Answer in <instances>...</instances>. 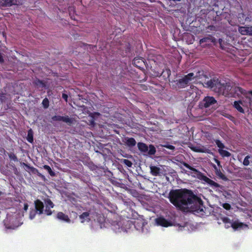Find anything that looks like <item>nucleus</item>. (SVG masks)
<instances>
[{
	"label": "nucleus",
	"instance_id": "393cba45",
	"mask_svg": "<svg viewBox=\"0 0 252 252\" xmlns=\"http://www.w3.org/2000/svg\"><path fill=\"white\" fill-rule=\"evenodd\" d=\"M34 84L35 86H39V87H42V88H45L46 86L44 81L39 79L35 80L34 82Z\"/></svg>",
	"mask_w": 252,
	"mask_h": 252
},
{
	"label": "nucleus",
	"instance_id": "de8ad7c7",
	"mask_svg": "<svg viewBox=\"0 0 252 252\" xmlns=\"http://www.w3.org/2000/svg\"><path fill=\"white\" fill-rule=\"evenodd\" d=\"M215 162L217 164L218 166L219 167H221V166L220 165V162L217 159H215Z\"/></svg>",
	"mask_w": 252,
	"mask_h": 252
},
{
	"label": "nucleus",
	"instance_id": "a18cd8bd",
	"mask_svg": "<svg viewBox=\"0 0 252 252\" xmlns=\"http://www.w3.org/2000/svg\"><path fill=\"white\" fill-rule=\"evenodd\" d=\"M228 15H229V14H227V13H222L220 14V17H223L224 18H226Z\"/></svg>",
	"mask_w": 252,
	"mask_h": 252
},
{
	"label": "nucleus",
	"instance_id": "20e7f679",
	"mask_svg": "<svg viewBox=\"0 0 252 252\" xmlns=\"http://www.w3.org/2000/svg\"><path fill=\"white\" fill-rule=\"evenodd\" d=\"M182 164L187 168L195 172L197 174V176L198 179L204 181L206 183H207L211 186L214 187L215 188L221 187V186L219 184L215 182L213 180L208 178L207 176H206L204 174H203V173L196 169V168L191 167L188 163L183 161L182 162Z\"/></svg>",
	"mask_w": 252,
	"mask_h": 252
},
{
	"label": "nucleus",
	"instance_id": "2eb2a0df",
	"mask_svg": "<svg viewBox=\"0 0 252 252\" xmlns=\"http://www.w3.org/2000/svg\"><path fill=\"white\" fill-rule=\"evenodd\" d=\"M23 165L28 169H29L30 170V172H32V173L34 174H37V176L40 177L44 181H45L46 180L45 176L42 173H40L38 169H36L33 167L31 166L30 165L26 164L25 163H23Z\"/></svg>",
	"mask_w": 252,
	"mask_h": 252
},
{
	"label": "nucleus",
	"instance_id": "6ab92c4d",
	"mask_svg": "<svg viewBox=\"0 0 252 252\" xmlns=\"http://www.w3.org/2000/svg\"><path fill=\"white\" fill-rule=\"evenodd\" d=\"M150 170L151 174L153 175V176H157L160 175V172L161 169L160 168L156 166L151 165L150 166Z\"/></svg>",
	"mask_w": 252,
	"mask_h": 252
},
{
	"label": "nucleus",
	"instance_id": "58836bf2",
	"mask_svg": "<svg viewBox=\"0 0 252 252\" xmlns=\"http://www.w3.org/2000/svg\"><path fill=\"white\" fill-rule=\"evenodd\" d=\"M9 158H10L11 159L15 161H18V158L14 153L10 154L9 155Z\"/></svg>",
	"mask_w": 252,
	"mask_h": 252
},
{
	"label": "nucleus",
	"instance_id": "79ce46f5",
	"mask_svg": "<svg viewBox=\"0 0 252 252\" xmlns=\"http://www.w3.org/2000/svg\"><path fill=\"white\" fill-rule=\"evenodd\" d=\"M62 98L65 100V101L67 102L68 96L65 93H63L62 95Z\"/></svg>",
	"mask_w": 252,
	"mask_h": 252
},
{
	"label": "nucleus",
	"instance_id": "c9c22d12",
	"mask_svg": "<svg viewBox=\"0 0 252 252\" xmlns=\"http://www.w3.org/2000/svg\"><path fill=\"white\" fill-rule=\"evenodd\" d=\"M36 214H38V212L35 211L34 209H32L30 210V214H29V218L31 220L33 219Z\"/></svg>",
	"mask_w": 252,
	"mask_h": 252
},
{
	"label": "nucleus",
	"instance_id": "6e6552de",
	"mask_svg": "<svg viewBox=\"0 0 252 252\" xmlns=\"http://www.w3.org/2000/svg\"><path fill=\"white\" fill-rule=\"evenodd\" d=\"M53 121H63L71 126L74 122L73 118L69 117L68 115L62 116L60 115H54L51 118Z\"/></svg>",
	"mask_w": 252,
	"mask_h": 252
},
{
	"label": "nucleus",
	"instance_id": "bb28decb",
	"mask_svg": "<svg viewBox=\"0 0 252 252\" xmlns=\"http://www.w3.org/2000/svg\"><path fill=\"white\" fill-rule=\"evenodd\" d=\"M27 140L30 143H32L33 141V134L32 129H30L28 131Z\"/></svg>",
	"mask_w": 252,
	"mask_h": 252
},
{
	"label": "nucleus",
	"instance_id": "a19ab883",
	"mask_svg": "<svg viewBox=\"0 0 252 252\" xmlns=\"http://www.w3.org/2000/svg\"><path fill=\"white\" fill-rule=\"evenodd\" d=\"M97 166L95 165L93 163H92L89 164V168L92 170L93 171L94 170H95L97 169Z\"/></svg>",
	"mask_w": 252,
	"mask_h": 252
},
{
	"label": "nucleus",
	"instance_id": "a211bd4d",
	"mask_svg": "<svg viewBox=\"0 0 252 252\" xmlns=\"http://www.w3.org/2000/svg\"><path fill=\"white\" fill-rule=\"evenodd\" d=\"M79 218L81 222L82 223H84L85 221L89 222L90 221V213L89 212H83L82 214L79 215Z\"/></svg>",
	"mask_w": 252,
	"mask_h": 252
},
{
	"label": "nucleus",
	"instance_id": "c85d7f7f",
	"mask_svg": "<svg viewBox=\"0 0 252 252\" xmlns=\"http://www.w3.org/2000/svg\"><path fill=\"white\" fill-rule=\"evenodd\" d=\"M147 152L149 155H155L156 152V149L153 145L151 144L150 146H149V150H148Z\"/></svg>",
	"mask_w": 252,
	"mask_h": 252
},
{
	"label": "nucleus",
	"instance_id": "1a4fd4ad",
	"mask_svg": "<svg viewBox=\"0 0 252 252\" xmlns=\"http://www.w3.org/2000/svg\"><path fill=\"white\" fill-rule=\"evenodd\" d=\"M190 149L194 152L203 153H210V150L207 148L206 146L202 145H197L196 146H192Z\"/></svg>",
	"mask_w": 252,
	"mask_h": 252
},
{
	"label": "nucleus",
	"instance_id": "f8f14e48",
	"mask_svg": "<svg viewBox=\"0 0 252 252\" xmlns=\"http://www.w3.org/2000/svg\"><path fill=\"white\" fill-rule=\"evenodd\" d=\"M216 42L217 41L216 38L210 34L208 35L207 36L202 38L199 40L200 44H202L204 43H206V44L205 45L209 44L210 43H213L215 44Z\"/></svg>",
	"mask_w": 252,
	"mask_h": 252
},
{
	"label": "nucleus",
	"instance_id": "5fc2aeb1",
	"mask_svg": "<svg viewBox=\"0 0 252 252\" xmlns=\"http://www.w3.org/2000/svg\"><path fill=\"white\" fill-rule=\"evenodd\" d=\"M214 168L215 170V172L217 171V170H219V169L218 167H217V166L215 165H214Z\"/></svg>",
	"mask_w": 252,
	"mask_h": 252
},
{
	"label": "nucleus",
	"instance_id": "c03bdc74",
	"mask_svg": "<svg viewBox=\"0 0 252 252\" xmlns=\"http://www.w3.org/2000/svg\"><path fill=\"white\" fill-rule=\"evenodd\" d=\"M140 88L143 90H147L148 89V88L147 86L145 85H141L140 86Z\"/></svg>",
	"mask_w": 252,
	"mask_h": 252
},
{
	"label": "nucleus",
	"instance_id": "7ed1b4c3",
	"mask_svg": "<svg viewBox=\"0 0 252 252\" xmlns=\"http://www.w3.org/2000/svg\"><path fill=\"white\" fill-rule=\"evenodd\" d=\"M133 225L136 229H140V228L143 227V222L140 221L134 220H122V221L114 222L112 224V229L116 233L127 232L128 229H129Z\"/></svg>",
	"mask_w": 252,
	"mask_h": 252
},
{
	"label": "nucleus",
	"instance_id": "4468645a",
	"mask_svg": "<svg viewBox=\"0 0 252 252\" xmlns=\"http://www.w3.org/2000/svg\"><path fill=\"white\" fill-rule=\"evenodd\" d=\"M3 5L10 6L11 5H21L23 0H1Z\"/></svg>",
	"mask_w": 252,
	"mask_h": 252
},
{
	"label": "nucleus",
	"instance_id": "f704fd0d",
	"mask_svg": "<svg viewBox=\"0 0 252 252\" xmlns=\"http://www.w3.org/2000/svg\"><path fill=\"white\" fill-rule=\"evenodd\" d=\"M215 143L217 146L219 148V149H223L225 148V146L223 143L220 141L219 140H215Z\"/></svg>",
	"mask_w": 252,
	"mask_h": 252
},
{
	"label": "nucleus",
	"instance_id": "4be33fe9",
	"mask_svg": "<svg viewBox=\"0 0 252 252\" xmlns=\"http://www.w3.org/2000/svg\"><path fill=\"white\" fill-rule=\"evenodd\" d=\"M137 147L138 150L141 152L146 153L148 151V147L144 143H141V142L138 143Z\"/></svg>",
	"mask_w": 252,
	"mask_h": 252
},
{
	"label": "nucleus",
	"instance_id": "2f4dec72",
	"mask_svg": "<svg viewBox=\"0 0 252 252\" xmlns=\"http://www.w3.org/2000/svg\"><path fill=\"white\" fill-rule=\"evenodd\" d=\"M248 27H240L239 28V32L243 35L248 34Z\"/></svg>",
	"mask_w": 252,
	"mask_h": 252
},
{
	"label": "nucleus",
	"instance_id": "a878e982",
	"mask_svg": "<svg viewBox=\"0 0 252 252\" xmlns=\"http://www.w3.org/2000/svg\"><path fill=\"white\" fill-rule=\"evenodd\" d=\"M218 152L222 157H229L231 155L229 152L223 149H219Z\"/></svg>",
	"mask_w": 252,
	"mask_h": 252
},
{
	"label": "nucleus",
	"instance_id": "8fccbe9b",
	"mask_svg": "<svg viewBox=\"0 0 252 252\" xmlns=\"http://www.w3.org/2000/svg\"><path fill=\"white\" fill-rule=\"evenodd\" d=\"M29 205L27 203H25L24 206V210L27 211L28 209Z\"/></svg>",
	"mask_w": 252,
	"mask_h": 252
},
{
	"label": "nucleus",
	"instance_id": "f3484780",
	"mask_svg": "<svg viewBox=\"0 0 252 252\" xmlns=\"http://www.w3.org/2000/svg\"><path fill=\"white\" fill-rule=\"evenodd\" d=\"M57 219H58L59 220L65 221L66 222L69 223L71 221L68 215L63 213L62 212H59L57 213Z\"/></svg>",
	"mask_w": 252,
	"mask_h": 252
},
{
	"label": "nucleus",
	"instance_id": "423d86ee",
	"mask_svg": "<svg viewBox=\"0 0 252 252\" xmlns=\"http://www.w3.org/2000/svg\"><path fill=\"white\" fill-rule=\"evenodd\" d=\"M194 78L193 73H189L184 76L182 78L174 81L173 87L175 89L185 88Z\"/></svg>",
	"mask_w": 252,
	"mask_h": 252
},
{
	"label": "nucleus",
	"instance_id": "e433bc0d",
	"mask_svg": "<svg viewBox=\"0 0 252 252\" xmlns=\"http://www.w3.org/2000/svg\"><path fill=\"white\" fill-rule=\"evenodd\" d=\"M122 163L125 164L126 165L128 166V167H131L132 165V163L131 161L127 159H124Z\"/></svg>",
	"mask_w": 252,
	"mask_h": 252
},
{
	"label": "nucleus",
	"instance_id": "37998d69",
	"mask_svg": "<svg viewBox=\"0 0 252 252\" xmlns=\"http://www.w3.org/2000/svg\"><path fill=\"white\" fill-rule=\"evenodd\" d=\"M248 35H252V27H248Z\"/></svg>",
	"mask_w": 252,
	"mask_h": 252
},
{
	"label": "nucleus",
	"instance_id": "dca6fc26",
	"mask_svg": "<svg viewBox=\"0 0 252 252\" xmlns=\"http://www.w3.org/2000/svg\"><path fill=\"white\" fill-rule=\"evenodd\" d=\"M156 222L159 226H162V227H168V226L171 225L170 221L161 217L158 218L156 220Z\"/></svg>",
	"mask_w": 252,
	"mask_h": 252
},
{
	"label": "nucleus",
	"instance_id": "3c124183",
	"mask_svg": "<svg viewBox=\"0 0 252 252\" xmlns=\"http://www.w3.org/2000/svg\"><path fill=\"white\" fill-rule=\"evenodd\" d=\"M222 42V39L221 38H219V42L220 45V46H221V42Z\"/></svg>",
	"mask_w": 252,
	"mask_h": 252
},
{
	"label": "nucleus",
	"instance_id": "412c9836",
	"mask_svg": "<svg viewBox=\"0 0 252 252\" xmlns=\"http://www.w3.org/2000/svg\"><path fill=\"white\" fill-rule=\"evenodd\" d=\"M241 104H242V102L241 100L235 101L233 102V107L240 113L244 114L245 111L241 106Z\"/></svg>",
	"mask_w": 252,
	"mask_h": 252
},
{
	"label": "nucleus",
	"instance_id": "f257e3e1",
	"mask_svg": "<svg viewBox=\"0 0 252 252\" xmlns=\"http://www.w3.org/2000/svg\"><path fill=\"white\" fill-rule=\"evenodd\" d=\"M168 198L172 204L181 210L192 212L200 217L205 216V207L203 206L202 200L190 190L172 189Z\"/></svg>",
	"mask_w": 252,
	"mask_h": 252
},
{
	"label": "nucleus",
	"instance_id": "0eeeda50",
	"mask_svg": "<svg viewBox=\"0 0 252 252\" xmlns=\"http://www.w3.org/2000/svg\"><path fill=\"white\" fill-rule=\"evenodd\" d=\"M217 102V100L213 96H207L199 102V106L201 109L207 108Z\"/></svg>",
	"mask_w": 252,
	"mask_h": 252
},
{
	"label": "nucleus",
	"instance_id": "9d476101",
	"mask_svg": "<svg viewBox=\"0 0 252 252\" xmlns=\"http://www.w3.org/2000/svg\"><path fill=\"white\" fill-rule=\"evenodd\" d=\"M34 210L37 212V214L41 215L44 212V205L43 202L40 199H36L34 201Z\"/></svg>",
	"mask_w": 252,
	"mask_h": 252
},
{
	"label": "nucleus",
	"instance_id": "603ef678",
	"mask_svg": "<svg viewBox=\"0 0 252 252\" xmlns=\"http://www.w3.org/2000/svg\"><path fill=\"white\" fill-rule=\"evenodd\" d=\"M89 47H90V49L91 48H96V46H93V45H89Z\"/></svg>",
	"mask_w": 252,
	"mask_h": 252
},
{
	"label": "nucleus",
	"instance_id": "6e6d98bb",
	"mask_svg": "<svg viewBox=\"0 0 252 252\" xmlns=\"http://www.w3.org/2000/svg\"><path fill=\"white\" fill-rule=\"evenodd\" d=\"M181 0H169V1H181Z\"/></svg>",
	"mask_w": 252,
	"mask_h": 252
},
{
	"label": "nucleus",
	"instance_id": "4c0bfd02",
	"mask_svg": "<svg viewBox=\"0 0 252 252\" xmlns=\"http://www.w3.org/2000/svg\"><path fill=\"white\" fill-rule=\"evenodd\" d=\"M251 158V156H247L244 159V161H243V164L245 165V166H248L250 164V161H249V159Z\"/></svg>",
	"mask_w": 252,
	"mask_h": 252
},
{
	"label": "nucleus",
	"instance_id": "49530a36",
	"mask_svg": "<svg viewBox=\"0 0 252 252\" xmlns=\"http://www.w3.org/2000/svg\"><path fill=\"white\" fill-rule=\"evenodd\" d=\"M4 62V59L2 55L0 53V63H2Z\"/></svg>",
	"mask_w": 252,
	"mask_h": 252
},
{
	"label": "nucleus",
	"instance_id": "b1692460",
	"mask_svg": "<svg viewBox=\"0 0 252 252\" xmlns=\"http://www.w3.org/2000/svg\"><path fill=\"white\" fill-rule=\"evenodd\" d=\"M126 143L128 147H130L134 146L136 144V142L133 138H127Z\"/></svg>",
	"mask_w": 252,
	"mask_h": 252
},
{
	"label": "nucleus",
	"instance_id": "13d9d810",
	"mask_svg": "<svg viewBox=\"0 0 252 252\" xmlns=\"http://www.w3.org/2000/svg\"><path fill=\"white\" fill-rule=\"evenodd\" d=\"M150 90H152V91H153V90H152V88H151V87H150Z\"/></svg>",
	"mask_w": 252,
	"mask_h": 252
},
{
	"label": "nucleus",
	"instance_id": "7c9ffc66",
	"mask_svg": "<svg viewBox=\"0 0 252 252\" xmlns=\"http://www.w3.org/2000/svg\"><path fill=\"white\" fill-rule=\"evenodd\" d=\"M216 174L219 176L220 179L226 181L227 180L226 177L221 172V171L220 169H217V171L215 172Z\"/></svg>",
	"mask_w": 252,
	"mask_h": 252
},
{
	"label": "nucleus",
	"instance_id": "f03ea898",
	"mask_svg": "<svg viewBox=\"0 0 252 252\" xmlns=\"http://www.w3.org/2000/svg\"><path fill=\"white\" fill-rule=\"evenodd\" d=\"M207 87L212 89L214 91L219 94H221L226 97H228L231 89L229 83H221L216 78H213L205 82Z\"/></svg>",
	"mask_w": 252,
	"mask_h": 252
},
{
	"label": "nucleus",
	"instance_id": "cd10ccee",
	"mask_svg": "<svg viewBox=\"0 0 252 252\" xmlns=\"http://www.w3.org/2000/svg\"><path fill=\"white\" fill-rule=\"evenodd\" d=\"M7 94L2 92H0V101L1 103H5L6 102L7 99L8 98L7 97Z\"/></svg>",
	"mask_w": 252,
	"mask_h": 252
},
{
	"label": "nucleus",
	"instance_id": "864d4df0",
	"mask_svg": "<svg viewBox=\"0 0 252 252\" xmlns=\"http://www.w3.org/2000/svg\"><path fill=\"white\" fill-rule=\"evenodd\" d=\"M168 148L170 149H173L174 148V146L172 145H169Z\"/></svg>",
	"mask_w": 252,
	"mask_h": 252
},
{
	"label": "nucleus",
	"instance_id": "9b49d317",
	"mask_svg": "<svg viewBox=\"0 0 252 252\" xmlns=\"http://www.w3.org/2000/svg\"><path fill=\"white\" fill-rule=\"evenodd\" d=\"M44 202L45 203V209L44 210L45 214L47 216H50L52 214L51 209L54 207V204L50 199H45Z\"/></svg>",
	"mask_w": 252,
	"mask_h": 252
},
{
	"label": "nucleus",
	"instance_id": "aec40b11",
	"mask_svg": "<svg viewBox=\"0 0 252 252\" xmlns=\"http://www.w3.org/2000/svg\"><path fill=\"white\" fill-rule=\"evenodd\" d=\"M231 227L234 230H236L238 229H241L243 228L244 227H247V225L245 224V223H243L242 222H239L238 220L234 221L232 222L231 224Z\"/></svg>",
	"mask_w": 252,
	"mask_h": 252
},
{
	"label": "nucleus",
	"instance_id": "5701e85b",
	"mask_svg": "<svg viewBox=\"0 0 252 252\" xmlns=\"http://www.w3.org/2000/svg\"><path fill=\"white\" fill-rule=\"evenodd\" d=\"M221 220L222 221L223 223H224V225L226 228L231 227L232 222L230 220L229 218L225 217L221 218Z\"/></svg>",
	"mask_w": 252,
	"mask_h": 252
},
{
	"label": "nucleus",
	"instance_id": "c756f323",
	"mask_svg": "<svg viewBox=\"0 0 252 252\" xmlns=\"http://www.w3.org/2000/svg\"><path fill=\"white\" fill-rule=\"evenodd\" d=\"M43 168L45 170H47V171L48 172L49 174L52 177H54L56 175V173L54 171H53L51 167L47 165H45L43 166Z\"/></svg>",
	"mask_w": 252,
	"mask_h": 252
},
{
	"label": "nucleus",
	"instance_id": "39448f33",
	"mask_svg": "<svg viewBox=\"0 0 252 252\" xmlns=\"http://www.w3.org/2000/svg\"><path fill=\"white\" fill-rule=\"evenodd\" d=\"M242 94L246 96V98L249 100L251 104L252 97V90L246 91L241 87H236V86H231V89L229 92L228 97H239Z\"/></svg>",
	"mask_w": 252,
	"mask_h": 252
},
{
	"label": "nucleus",
	"instance_id": "473e14b6",
	"mask_svg": "<svg viewBox=\"0 0 252 252\" xmlns=\"http://www.w3.org/2000/svg\"><path fill=\"white\" fill-rule=\"evenodd\" d=\"M161 75L165 78H168L171 75V71L169 68H166L163 70Z\"/></svg>",
	"mask_w": 252,
	"mask_h": 252
},
{
	"label": "nucleus",
	"instance_id": "ddd939ff",
	"mask_svg": "<svg viewBox=\"0 0 252 252\" xmlns=\"http://www.w3.org/2000/svg\"><path fill=\"white\" fill-rule=\"evenodd\" d=\"M132 64L140 69H143L144 66H145V60L142 58H135L132 61Z\"/></svg>",
	"mask_w": 252,
	"mask_h": 252
},
{
	"label": "nucleus",
	"instance_id": "4d7b16f0",
	"mask_svg": "<svg viewBox=\"0 0 252 252\" xmlns=\"http://www.w3.org/2000/svg\"><path fill=\"white\" fill-rule=\"evenodd\" d=\"M227 21L228 22V23H229L230 25H231V24H230V22L229 21V20H227Z\"/></svg>",
	"mask_w": 252,
	"mask_h": 252
},
{
	"label": "nucleus",
	"instance_id": "72a5a7b5",
	"mask_svg": "<svg viewBox=\"0 0 252 252\" xmlns=\"http://www.w3.org/2000/svg\"><path fill=\"white\" fill-rule=\"evenodd\" d=\"M42 105L45 109H47L49 106V101L48 99L46 97L42 101Z\"/></svg>",
	"mask_w": 252,
	"mask_h": 252
},
{
	"label": "nucleus",
	"instance_id": "ea45409f",
	"mask_svg": "<svg viewBox=\"0 0 252 252\" xmlns=\"http://www.w3.org/2000/svg\"><path fill=\"white\" fill-rule=\"evenodd\" d=\"M222 207L226 210H229L231 208V205L228 203H223Z\"/></svg>",
	"mask_w": 252,
	"mask_h": 252
},
{
	"label": "nucleus",
	"instance_id": "09e8293b",
	"mask_svg": "<svg viewBox=\"0 0 252 252\" xmlns=\"http://www.w3.org/2000/svg\"><path fill=\"white\" fill-rule=\"evenodd\" d=\"M215 162L217 164L218 166L219 167H221V166L220 165V162L217 159H215Z\"/></svg>",
	"mask_w": 252,
	"mask_h": 252
}]
</instances>
